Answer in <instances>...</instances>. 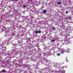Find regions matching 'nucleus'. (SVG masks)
<instances>
[{"mask_svg":"<svg viewBox=\"0 0 73 73\" xmlns=\"http://www.w3.org/2000/svg\"><path fill=\"white\" fill-rule=\"evenodd\" d=\"M66 13L67 14V13H68V11H66Z\"/></svg>","mask_w":73,"mask_h":73,"instance_id":"nucleus-12","label":"nucleus"},{"mask_svg":"<svg viewBox=\"0 0 73 73\" xmlns=\"http://www.w3.org/2000/svg\"><path fill=\"white\" fill-rule=\"evenodd\" d=\"M60 53H58L57 54V55L58 56H60Z\"/></svg>","mask_w":73,"mask_h":73,"instance_id":"nucleus-11","label":"nucleus"},{"mask_svg":"<svg viewBox=\"0 0 73 73\" xmlns=\"http://www.w3.org/2000/svg\"><path fill=\"white\" fill-rule=\"evenodd\" d=\"M70 19H71V18H70Z\"/></svg>","mask_w":73,"mask_h":73,"instance_id":"nucleus-18","label":"nucleus"},{"mask_svg":"<svg viewBox=\"0 0 73 73\" xmlns=\"http://www.w3.org/2000/svg\"><path fill=\"white\" fill-rule=\"evenodd\" d=\"M65 73V71H62V73Z\"/></svg>","mask_w":73,"mask_h":73,"instance_id":"nucleus-10","label":"nucleus"},{"mask_svg":"<svg viewBox=\"0 0 73 73\" xmlns=\"http://www.w3.org/2000/svg\"><path fill=\"white\" fill-rule=\"evenodd\" d=\"M26 7V6H25V5H23V7L24 8H25Z\"/></svg>","mask_w":73,"mask_h":73,"instance_id":"nucleus-9","label":"nucleus"},{"mask_svg":"<svg viewBox=\"0 0 73 73\" xmlns=\"http://www.w3.org/2000/svg\"><path fill=\"white\" fill-rule=\"evenodd\" d=\"M64 50V51H65V50Z\"/></svg>","mask_w":73,"mask_h":73,"instance_id":"nucleus-17","label":"nucleus"},{"mask_svg":"<svg viewBox=\"0 0 73 73\" xmlns=\"http://www.w3.org/2000/svg\"><path fill=\"white\" fill-rule=\"evenodd\" d=\"M64 53V51H62L60 53L61 54H62V53Z\"/></svg>","mask_w":73,"mask_h":73,"instance_id":"nucleus-6","label":"nucleus"},{"mask_svg":"<svg viewBox=\"0 0 73 73\" xmlns=\"http://www.w3.org/2000/svg\"><path fill=\"white\" fill-rule=\"evenodd\" d=\"M46 10H45L43 11V13H46Z\"/></svg>","mask_w":73,"mask_h":73,"instance_id":"nucleus-2","label":"nucleus"},{"mask_svg":"<svg viewBox=\"0 0 73 73\" xmlns=\"http://www.w3.org/2000/svg\"><path fill=\"white\" fill-rule=\"evenodd\" d=\"M2 72H6V71H5V70H2Z\"/></svg>","mask_w":73,"mask_h":73,"instance_id":"nucleus-5","label":"nucleus"},{"mask_svg":"<svg viewBox=\"0 0 73 73\" xmlns=\"http://www.w3.org/2000/svg\"><path fill=\"white\" fill-rule=\"evenodd\" d=\"M12 1H15V0H11Z\"/></svg>","mask_w":73,"mask_h":73,"instance_id":"nucleus-15","label":"nucleus"},{"mask_svg":"<svg viewBox=\"0 0 73 73\" xmlns=\"http://www.w3.org/2000/svg\"><path fill=\"white\" fill-rule=\"evenodd\" d=\"M61 1H59L58 2L57 4L58 5H59V4H61Z\"/></svg>","mask_w":73,"mask_h":73,"instance_id":"nucleus-1","label":"nucleus"},{"mask_svg":"<svg viewBox=\"0 0 73 73\" xmlns=\"http://www.w3.org/2000/svg\"><path fill=\"white\" fill-rule=\"evenodd\" d=\"M58 0V1H60V0Z\"/></svg>","mask_w":73,"mask_h":73,"instance_id":"nucleus-16","label":"nucleus"},{"mask_svg":"<svg viewBox=\"0 0 73 73\" xmlns=\"http://www.w3.org/2000/svg\"><path fill=\"white\" fill-rule=\"evenodd\" d=\"M52 29H55V27H53L52 28Z\"/></svg>","mask_w":73,"mask_h":73,"instance_id":"nucleus-13","label":"nucleus"},{"mask_svg":"<svg viewBox=\"0 0 73 73\" xmlns=\"http://www.w3.org/2000/svg\"><path fill=\"white\" fill-rule=\"evenodd\" d=\"M15 0V1H18V0Z\"/></svg>","mask_w":73,"mask_h":73,"instance_id":"nucleus-14","label":"nucleus"},{"mask_svg":"<svg viewBox=\"0 0 73 73\" xmlns=\"http://www.w3.org/2000/svg\"><path fill=\"white\" fill-rule=\"evenodd\" d=\"M41 31H40V30H39V31H38V33H41Z\"/></svg>","mask_w":73,"mask_h":73,"instance_id":"nucleus-8","label":"nucleus"},{"mask_svg":"<svg viewBox=\"0 0 73 73\" xmlns=\"http://www.w3.org/2000/svg\"><path fill=\"white\" fill-rule=\"evenodd\" d=\"M54 41H55V40H54L52 39L51 40V42H53Z\"/></svg>","mask_w":73,"mask_h":73,"instance_id":"nucleus-3","label":"nucleus"},{"mask_svg":"<svg viewBox=\"0 0 73 73\" xmlns=\"http://www.w3.org/2000/svg\"><path fill=\"white\" fill-rule=\"evenodd\" d=\"M58 72L59 73H62V70H59L58 71Z\"/></svg>","mask_w":73,"mask_h":73,"instance_id":"nucleus-4","label":"nucleus"},{"mask_svg":"<svg viewBox=\"0 0 73 73\" xmlns=\"http://www.w3.org/2000/svg\"><path fill=\"white\" fill-rule=\"evenodd\" d=\"M35 33H36V34H37V33H38V31H35Z\"/></svg>","mask_w":73,"mask_h":73,"instance_id":"nucleus-7","label":"nucleus"}]
</instances>
